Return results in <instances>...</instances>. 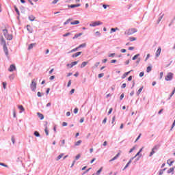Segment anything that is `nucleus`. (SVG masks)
<instances>
[{"label": "nucleus", "mask_w": 175, "mask_h": 175, "mask_svg": "<svg viewBox=\"0 0 175 175\" xmlns=\"http://www.w3.org/2000/svg\"><path fill=\"white\" fill-rule=\"evenodd\" d=\"M90 170H91V168H88V169L86 170L85 172H83V173L82 174V175L86 174V173H88V172H90Z\"/></svg>", "instance_id": "603ef678"}, {"label": "nucleus", "mask_w": 175, "mask_h": 175, "mask_svg": "<svg viewBox=\"0 0 175 175\" xmlns=\"http://www.w3.org/2000/svg\"><path fill=\"white\" fill-rule=\"evenodd\" d=\"M77 24H80V21H74L70 22L71 25H77Z\"/></svg>", "instance_id": "dca6fc26"}, {"label": "nucleus", "mask_w": 175, "mask_h": 175, "mask_svg": "<svg viewBox=\"0 0 175 175\" xmlns=\"http://www.w3.org/2000/svg\"><path fill=\"white\" fill-rule=\"evenodd\" d=\"M134 150H136V147L133 146L130 150H129V154L131 152H133Z\"/></svg>", "instance_id": "09e8293b"}, {"label": "nucleus", "mask_w": 175, "mask_h": 175, "mask_svg": "<svg viewBox=\"0 0 175 175\" xmlns=\"http://www.w3.org/2000/svg\"><path fill=\"white\" fill-rule=\"evenodd\" d=\"M102 24H103V23L100 21H93L90 24V27H98V25H102Z\"/></svg>", "instance_id": "7ed1b4c3"}, {"label": "nucleus", "mask_w": 175, "mask_h": 175, "mask_svg": "<svg viewBox=\"0 0 175 175\" xmlns=\"http://www.w3.org/2000/svg\"><path fill=\"white\" fill-rule=\"evenodd\" d=\"M9 79H10V80H14V75L12 74L11 75H10Z\"/></svg>", "instance_id": "ea45409f"}, {"label": "nucleus", "mask_w": 175, "mask_h": 175, "mask_svg": "<svg viewBox=\"0 0 175 175\" xmlns=\"http://www.w3.org/2000/svg\"><path fill=\"white\" fill-rule=\"evenodd\" d=\"M95 35L96 36H98V38H100V36H101L100 32L99 31H96Z\"/></svg>", "instance_id": "c03bdc74"}, {"label": "nucleus", "mask_w": 175, "mask_h": 175, "mask_svg": "<svg viewBox=\"0 0 175 175\" xmlns=\"http://www.w3.org/2000/svg\"><path fill=\"white\" fill-rule=\"evenodd\" d=\"M113 112V108H110L108 113H107V115L108 116H110V113Z\"/></svg>", "instance_id": "13d9d810"}, {"label": "nucleus", "mask_w": 175, "mask_h": 175, "mask_svg": "<svg viewBox=\"0 0 175 175\" xmlns=\"http://www.w3.org/2000/svg\"><path fill=\"white\" fill-rule=\"evenodd\" d=\"M159 147H160L159 145H156V146H154L152 148V150H153V151H158V150H159Z\"/></svg>", "instance_id": "b1692460"}, {"label": "nucleus", "mask_w": 175, "mask_h": 175, "mask_svg": "<svg viewBox=\"0 0 175 175\" xmlns=\"http://www.w3.org/2000/svg\"><path fill=\"white\" fill-rule=\"evenodd\" d=\"M167 165H169V166H172V165H173V163H174V161H172L170 162H169V160L167 161Z\"/></svg>", "instance_id": "58836bf2"}, {"label": "nucleus", "mask_w": 175, "mask_h": 175, "mask_svg": "<svg viewBox=\"0 0 175 175\" xmlns=\"http://www.w3.org/2000/svg\"><path fill=\"white\" fill-rule=\"evenodd\" d=\"M80 154H77L76 157H75V161H78L79 159H80Z\"/></svg>", "instance_id": "864d4df0"}, {"label": "nucleus", "mask_w": 175, "mask_h": 175, "mask_svg": "<svg viewBox=\"0 0 175 175\" xmlns=\"http://www.w3.org/2000/svg\"><path fill=\"white\" fill-rule=\"evenodd\" d=\"M37 116H38L40 120H43L44 118V116L42 113H41L40 112H38Z\"/></svg>", "instance_id": "2eb2a0df"}, {"label": "nucleus", "mask_w": 175, "mask_h": 175, "mask_svg": "<svg viewBox=\"0 0 175 175\" xmlns=\"http://www.w3.org/2000/svg\"><path fill=\"white\" fill-rule=\"evenodd\" d=\"M162 18H163V14L161 15L158 20H157V24H159V23H161V20H162Z\"/></svg>", "instance_id": "473e14b6"}, {"label": "nucleus", "mask_w": 175, "mask_h": 175, "mask_svg": "<svg viewBox=\"0 0 175 175\" xmlns=\"http://www.w3.org/2000/svg\"><path fill=\"white\" fill-rule=\"evenodd\" d=\"M3 35L7 40H12L13 39V35L9 34L6 29H3Z\"/></svg>", "instance_id": "f257e3e1"}, {"label": "nucleus", "mask_w": 175, "mask_h": 175, "mask_svg": "<svg viewBox=\"0 0 175 175\" xmlns=\"http://www.w3.org/2000/svg\"><path fill=\"white\" fill-rule=\"evenodd\" d=\"M140 57V54H139V53H138V54L134 55V56L133 57V58H132L133 61H135V59H137V57Z\"/></svg>", "instance_id": "bb28decb"}, {"label": "nucleus", "mask_w": 175, "mask_h": 175, "mask_svg": "<svg viewBox=\"0 0 175 175\" xmlns=\"http://www.w3.org/2000/svg\"><path fill=\"white\" fill-rule=\"evenodd\" d=\"M105 76L104 73H100L98 74V79H102Z\"/></svg>", "instance_id": "49530a36"}, {"label": "nucleus", "mask_w": 175, "mask_h": 175, "mask_svg": "<svg viewBox=\"0 0 175 175\" xmlns=\"http://www.w3.org/2000/svg\"><path fill=\"white\" fill-rule=\"evenodd\" d=\"M13 117L14 118H16L17 117V115L16 114V110L13 109Z\"/></svg>", "instance_id": "3c124183"}, {"label": "nucleus", "mask_w": 175, "mask_h": 175, "mask_svg": "<svg viewBox=\"0 0 175 175\" xmlns=\"http://www.w3.org/2000/svg\"><path fill=\"white\" fill-rule=\"evenodd\" d=\"M30 88L31 91H36V82H35V79L31 81V83L30 84Z\"/></svg>", "instance_id": "39448f33"}, {"label": "nucleus", "mask_w": 175, "mask_h": 175, "mask_svg": "<svg viewBox=\"0 0 175 175\" xmlns=\"http://www.w3.org/2000/svg\"><path fill=\"white\" fill-rule=\"evenodd\" d=\"M161 51H162V48L159 46L155 53L156 57H159V55H161Z\"/></svg>", "instance_id": "0eeeda50"}, {"label": "nucleus", "mask_w": 175, "mask_h": 175, "mask_svg": "<svg viewBox=\"0 0 175 175\" xmlns=\"http://www.w3.org/2000/svg\"><path fill=\"white\" fill-rule=\"evenodd\" d=\"M33 46H36V43L30 44L27 48V50H32L33 49Z\"/></svg>", "instance_id": "4468645a"}, {"label": "nucleus", "mask_w": 175, "mask_h": 175, "mask_svg": "<svg viewBox=\"0 0 175 175\" xmlns=\"http://www.w3.org/2000/svg\"><path fill=\"white\" fill-rule=\"evenodd\" d=\"M135 159V157H132L131 159H130V160L129 161V162L127 163V164L131 165L132 163V160Z\"/></svg>", "instance_id": "5fc2aeb1"}, {"label": "nucleus", "mask_w": 175, "mask_h": 175, "mask_svg": "<svg viewBox=\"0 0 175 175\" xmlns=\"http://www.w3.org/2000/svg\"><path fill=\"white\" fill-rule=\"evenodd\" d=\"M137 32V29L135 28L129 29L124 32L125 35H133V33H136Z\"/></svg>", "instance_id": "f03ea898"}, {"label": "nucleus", "mask_w": 175, "mask_h": 175, "mask_svg": "<svg viewBox=\"0 0 175 175\" xmlns=\"http://www.w3.org/2000/svg\"><path fill=\"white\" fill-rule=\"evenodd\" d=\"M116 31H118V28H111L110 31V33H113V32H116Z\"/></svg>", "instance_id": "7c9ffc66"}, {"label": "nucleus", "mask_w": 175, "mask_h": 175, "mask_svg": "<svg viewBox=\"0 0 175 175\" xmlns=\"http://www.w3.org/2000/svg\"><path fill=\"white\" fill-rule=\"evenodd\" d=\"M3 49L6 57H9V50H8V46L5 45L3 46Z\"/></svg>", "instance_id": "1a4fd4ad"}, {"label": "nucleus", "mask_w": 175, "mask_h": 175, "mask_svg": "<svg viewBox=\"0 0 175 175\" xmlns=\"http://www.w3.org/2000/svg\"><path fill=\"white\" fill-rule=\"evenodd\" d=\"M79 51V46L75 48L74 49L71 50V53H75V51Z\"/></svg>", "instance_id": "a19ab883"}, {"label": "nucleus", "mask_w": 175, "mask_h": 175, "mask_svg": "<svg viewBox=\"0 0 175 175\" xmlns=\"http://www.w3.org/2000/svg\"><path fill=\"white\" fill-rule=\"evenodd\" d=\"M175 126V120H174L172 124V127L170 129V131H173V129L174 128Z\"/></svg>", "instance_id": "37998d69"}, {"label": "nucleus", "mask_w": 175, "mask_h": 175, "mask_svg": "<svg viewBox=\"0 0 175 175\" xmlns=\"http://www.w3.org/2000/svg\"><path fill=\"white\" fill-rule=\"evenodd\" d=\"M152 70V66H149L146 68V72L147 73H150Z\"/></svg>", "instance_id": "aec40b11"}, {"label": "nucleus", "mask_w": 175, "mask_h": 175, "mask_svg": "<svg viewBox=\"0 0 175 175\" xmlns=\"http://www.w3.org/2000/svg\"><path fill=\"white\" fill-rule=\"evenodd\" d=\"M27 30L28 31V32H29V33H32V32H33V30L32 29V27L30 25H27Z\"/></svg>", "instance_id": "9b49d317"}, {"label": "nucleus", "mask_w": 175, "mask_h": 175, "mask_svg": "<svg viewBox=\"0 0 175 175\" xmlns=\"http://www.w3.org/2000/svg\"><path fill=\"white\" fill-rule=\"evenodd\" d=\"M103 9H107V8H109V5L103 4Z\"/></svg>", "instance_id": "052dcab7"}, {"label": "nucleus", "mask_w": 175, "mask_h": 175, "mask_svg": "<svg viewBox=\"0 0 175 175\" xmlns=\"http://www.w3.org/2000/svg\"><path fill=\"white\" fill-rule=\"evenodd\" d=\"M0 166H3L4 167H9V165H6L5 163H0Z\"/></svg>", "instance_id": "4c0bfd02"}, {"label": "nucleus", "mask_w": 175, "mask_h": 175, "mask_svg": "<svg viewBox=\"0 0 175 175\" xmlns=\"http://www.w3.org/2000/svg\"><path fill=\"white\" fill-rule=\"evenodd\" d=\"M174 74L172 72H168L167 76H165V81H171V80H173V76Z\"/></svg>", "instance_id": "20e7f679"}, {"label": "nucleus", "mask_w": 175, "mask_h": 175, "mask_svg": "<svg viewBox=\"0 0 175 175\" xmlns=\"http://www.w3.org/2000/svg\"><path fill=\"white\" fill-rule=\"evenodd\" d=\"M35 16H33V15H30L29 16V21H35Z\"/></svg>", "instance_id": "393cba45"}, {"label": "nucleus", "mask_w": 175, "mask_h": 175, "mask_svg": "<svg viewBox=\"0 0 175 175\" xmlns=\"http://www.w3.org/2000/svg\"><path fill=\"white\" fill-rule=\"evenodd\" d=\"M2 84H3V88H4V90H6V85H7L6 82H3Z\"/></svg>", "instance_id": "4d7b16f0"}, {"label": "nucleus", "mask_w": 175, "mask_h": 175, "mask_svg": "<svg viewBox=\"0 0 175 175\" xmlns=\"http://www.w3.org/2000/svg\"><path fill=\"white\" fill-rule=\"evenodd\" d=\"M72 21V19L68 18L66 22L64 23V25H67V24H69Z\"/></svg>", "instance_id": "f704fd0d"}, {"label": "nucleus", "mask_w": 175, "mask_h": 175, "mask_svg": "<svg viewBox=\"0 0 175 175\" xmlns=\"http://www.w3.org/2000/svg\"><path fill=\"white\" fill-rule=\"evenodd\" d=\"M79 64V61L72 62L71 64H68L67 66H69L70 65V68H73L75 65H77Z\"/></svg>", "instance_id": "9d476101"}, {"label": "nucleus", "mask_w": 175, "mask_h": 175, "mask_svg": "<svg viewBox=\"0 0 175 175\" xmlns=\"http://www.w3.org/2000/svg\"><path fill=\"white\" fill-rule=\"evenodd\" d=\"M114 55H116V53H109V55H108V57H114Z\"/></svg>", "instance_id": "774afa93"}, {"label": "nucleus", "mask_w": 175, "mask_h": 175, "mask_svg": "<svg viewBox=\"0 0 175 175\" xmlns=\"http://www.w3.org/2000/svg\"><path fill=\"white\" fill-rule=\"evenodd\" d=\"M81 35H83V33H77L74 36V37L72 38V39H77V38L81 36Z\"/></svg>", "instance_id": "a211bd4d"}, {"label": "nucleus", "mask_w": 175, "mask_h": 175, "mask_svg": "<svg viewBox=\"0 0 175 175\" xmlns=\"http://www.w3.org/2000/svg\"><path fill=\"white\" fill-rule=\"evenodd\" d=\"M124 96H125V94L124 93H122L121 95H120V100H122V99H124Z\"/></svg>", "instance_id": "e2e57ef3"}, {"label": "nucleus", "mask_w": 175, "mask_h": 175, "mask_svg": "<svg viewBox=\"0 0 175 175\" xmlns=\"http://www.w3.org/2000/svg\"><path fill=\"white\" fill-rule=\"evenodd\" d=\"M44 132H45L46 136H49V130L47 129H44Z\"/></svg>", "instance_id": "69168bd1"}, {"label": "nucleus", "mask_w": 175, "mask_h": 175, "mask_svg": "<svg viewBox=\"0 0 175 175\" xmlns=\"http://www.w3.org/2000/svg\"><path fill=\"white\" fill-rule=\"evenodd\" d=\"M86 65H88V62H82V64H81V68H85V66Z\"/></svg>", "instance_id": "4be33fe9"}, {"label": "nucleus", "mask_w": 175, "mask_h": 175, "mask_svg": "<svg viewBox=\"0 0 175 175\" xmlns=\"http://www.w3.org/2000/svg\"><path fill=\"white\" fill-rule=\"evenodd\" d=\"M167 174H170V173H172V174H174V167H171L167 171Z\"/></svg>", "instance_id": "f8f14e48"}, {"label": "nucleus", "mask_w": 175, "mask_h": 175, "mask_svg": "<svg viewBox=\"0 0 175 175\" xmlns=\"http://www.w3.org/2000/svg\"><path fill=\"white\" fill-rule=\"evenodd\" d=\"M64 157V153L60 154L56 159V161H59V159H61V158H62Z\"/></svg>", "instance_id": "72a5a7b5"}, {"label": "nucleus", "mask_w": 175, "mask_h": 175, "mask_svg": "<svg viewBox=\"0 0 175 175\" xmlns=\"http://www.w3.org/2000/svg\"><path fill=\"white\" fill-rule=\"evenodd\" d=\"M0 44L3 46H6V41L5 40V38H3V36L0 37Z\"/></svg>", "instance_id": "423d86ee"}, {"label": "nucleus", "mask_w": 175, "mask_h": 175, "mask_svg": "<svg viewBox=\"0 0 175 175\" xmlns=\"http://www.w3.org/2000/svg\"><path fill=\"white\" fill-rule=\"evenodd\" d=\"M174 94H175V88H174V90H172L171 94L170 95V98H172V96H173Z\"/></svg>", "instance_id": "6e6d98bb"}, {"label": "nucleus", "mask_w": 175, "mask_h": 175, "mask_svg": "<svg viewBox=\"0 0 175 175\" xmlns=\"http://www.w3.org/2000/svg\"><path fill=\"white\" fill-rule=\"evenodd\" d=\"M18 109H19V110H21L20 113H21L22 111H25V109H24V106H23V105H18Z\"/></svg>", "instance_id": "412c9836"}, {"label": "nucleus", "mask_w": 175, "mask_h": 175, "mask_svg": "<svg viewBox=\"0 0 175 175\" xmlns=\"http://www.w3.org/2000/svg\"><path fill=\"white\" fill-rule=\"evenodd\" d=\"M87 46V44L85 43L83 44H81L79 46L78 49H83L84 47H85Z\"/></svg>", "instance_id": "c85d7f7f"}, {"label": "nucleus", "mask_w": 175, "mask_h": 175, "mask_svg": "<svg viewBox=\"0 0 175 175\" xmlns=\"http://www.w3.org/2000/svg\"><path fill=\"white\" fill-rule=\"evenodd\" d=\"M16 162L18 163H20V162H23V160H22V159H21V157H18L17 159H16Z\"/></svg>", "instance_id": "79ce46f5"}, {"label": "nucleus", "mask_w": 175, "mask_h": 175, "mask_svg": "<svg viewBox=\"0 0 175 175\" xmlns=\"http://www.w3.org/2000/svg\"><path fill=\"white\" fill-rule=\"evenodd\" d=\"M154 153H155V151L152 149V151L150 152L149 157H152Z\"/></svg>", "instance_id": "a18cd8bd"}, {"label": "nucleus", "mask_w": 175, "mask_h": 175, "mask_svg": "<svg viewBox=\"0 0 175 175\" xmlns=\"http://www.w3.org/2000/svg\"><path fill=\"white\" fill-rule=\"evenodd\" d=\"M81 143H83V141H81V140L77 141V142L75 144V147H77V146H80V144H81Z\"/></svg>", "instance_id": "a878e982"}, {"label": "nucleus", "mask_w": 175, "mask_h": 175, "mask_svg": "<svg viewBox=\"0 0 175 175\" xmlns=\"http://www.w3.org/2000/svg\"><path fill=\"white\" fill-rule=\"evenodd\" d=\"M143 88H144V87L142 86V87H141V88L138 90V91L137 92V95H138V96L140 95L142 91H143Z\"/></svg>", "instance_id": "cd10ccee"}, {"label": "nucleus", "mask_w": 175, "mask_h": 175, "mask_svg": "<svg viewBox=\"0 0 175 175\" xmlns=\"http://www.w3.org/2000/svg\"><path fill=\"white\" fill-rule=\"evenodd\" d=\"M132 72V70L128 71L126 72H125L122 76V79H125V77H126V76H128V75H129V73H131Z\"/></svg>", "instance_id": "6ab92c4d"}, {"label": "nucleus", "mask_w": 175, "mask_h": 175, "mask_svg": "<svg viewBox=\"0 0 175 175\" xmlns=\"http://www.w3.org/2000/svg\"><path fill=\"white\" fill-rule=\"evenodd\" d=\"M68 8L70 9H75V8H76V4L68 5Z\"/></svg>", "instance_id": "c756f323"}, {"label": "nucleus", "mask_w": 175, "mask_h": 175, "mask_svg": "<svg viewBox=\"0 0 175 175\" xmlns=\"http://www.w3.org/2000/svg\"><path fill=\"white\" fill-rule=\"evenodd\" d=\"M103 170V167H101L96 173V175H99L100 174V173L102 172V170Z\"/></svg>", "instance_id": "2f4dec72"}, {"label": "nucleus", "mask_w": 175, "mask_h": 175, "mask_svg": "<svg viewBox=\"0 0 175 175\" xmlns=\"http://www.w3.org/2000/svg\"><path fill=\"white\" fill-rule=\"evenodd\" d=\"M69 35H70V32L66 33L65 34L63 35V36H64V38H66V36H69Z\"/></svg>", "instance_id": "680f3d73"}, {"label": "nucleus", "mask_w": 175, "mask_h": 175, "mask_svg": "<svg viewBox=\"0 0 175 175\" xmlns=\"http://www.w3.org/2000/svg\"><path fill=\"white\" fill-rule=\"evenodd\" d=\"M79 55H81V52H77L76 53H74L72 57V58H77Z\"/></svg>", "instance_id": "ddd939ff"}, {"label": "nucleus", "mask_w": 175, "mask_h": 175, "mask_svg": "<svg viewBox=\"0 0 175 175\" xmlns=\"http://www.w3.org/2000/svg\"><path fill=\"white\" fill-rule=\"evenodd\" d=\"M8 70L9 72H14V70H16V66L14 64H11Z\"/></svg>", "instance_id": "6e6552de"}, {"label": "nucleus", "mask_w": 175, "mask_h": 175, "mask_svg": "<svg viewBox=\"0 0 175 175\" xmlns=\"http://www.w3.org/2000/svg\"><path fill=\"white\" fill-rule=\"evenodd\" d=\"M71 84H72V80L70 79V80L68 81V84H67L68 88H69V87H70Z\"/></svg>", "instance_id": "8fccbe9b"}, {"label": "nucleus", "mask_w": 175, "mask_h": 175, "mask_svg": "<svg viewBox=\"0 0 175 175\" xmlns=\"http://www.w3.org/2000/svg\"><path fill=\"white\" fill-rule=\"evenodd\" d=\"M14 9L16 14H18V16H20V11L18 10V8H17L16 5H14Z\"/></svg>", "instance_id": "f3484780"}, {"label": "nucleus", "mask_w": 175, "mask_h": 175, "mask_svg": "<svg viewBox=\"0 0 175 175\" xmlns=\"http://www.w3.org/2000/svg\"><path fill=\"white\" fill-rule=\"evenodd\" d=\"M77 113H79V108L76 107L74 109V114H77Z\"/></svg>", "instance_id": "de8ad7c7"}, {"label": "nucleus", "mask_w": 175, "mask_h": 175, "mask_svg": "<svg viewBox=\"0 0 175 175\" xmlns=\"http://www.w3.org/2000/svg\"><path fill=\"white\" fill-rule=\"evenodd\" d=\"M116 159H118V158L115 156L111 160H109V162H113V161H116Z\"/></svg>", "instance_id": "bf43d9fd"}, {"label": "nucleus", "mask_w": 175, "mask_h": 175, "mask_svg": "<svg viewBox=\"0 0 175 175\" xmlns=\"http://www.w3.org/2000/svg\"><path fill=\"white\" fill-rule=\"evenodd\" d=\"M33 135L36 136V137H40V133H39V132L37 131L33 132Z\"/></svg>", "instance_id": "5701e85b"}, {"label": "nucleus", "mask_w": 175, "mask_h": 175, "mask_svg": "<svg viewBox=\"0 0 175 175\" xmlns=\"http://www.w3.org/2000/svg\"><path fill=\"white\" fill-rule=\"evenodd\" d=\"M54 79H55V76L52 75L50 77L49 80L52 81V80H54Z\"/></svg>", "instance_id": "0e129e2a"}, {"label": "nucleus", "mask_w": 175, "mask_h": 175, "mask_svg": "<svg viewBox=\"0 0 175 175\" xmlns=\"http://www.w3.org/2000/svg\"><path fill=\"white\" fill-rule=\"evenodd\" d=\"M137 38H135V37H129V40L130 42H135V40H136Z\"/></svg>", "instance_id": "c9c22d12"}, {"label": "nucleus", "mask_w": 175, "mask_h": 175, "mask_svg": "<svg viewBox=\"0 0 175 175\" xmlns=\"http://www.w3.org/2000/svg\"><path fill=\"white\" fill-rule=\"evenodd\" d=\"M143 76H144V72H141L139 73V77H143Z\"/></svg>", "instance_id": "338daca9"}, {"label": "nucleus", "mask_w": 175, "mask_h": 175, "mask_svg": "<svg viewBox=\"0 0 175 175\" xmlns=\"http://www.w3.org/2000/svg\"><path fill=\"white\" fill-rule=\"evenodd\" d=\"M42 95H44V94L41 93L40 92H38L37 96H38V98H42Z\"/></svg>", "instance_id": "e433bc0d"}]
</instances>
